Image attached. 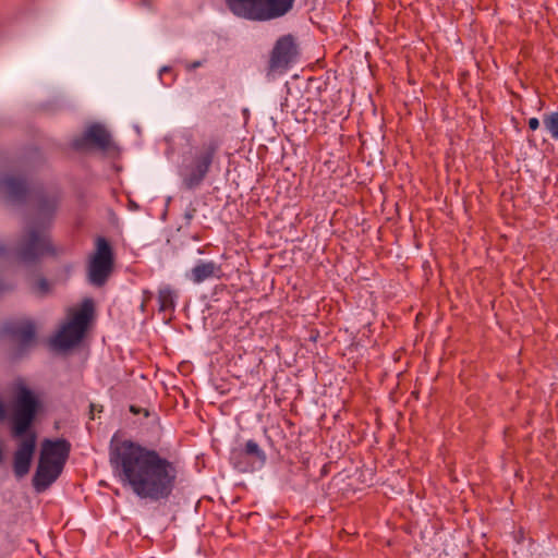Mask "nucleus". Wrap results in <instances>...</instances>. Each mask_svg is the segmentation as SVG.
Instances as JSON below:
<instances>
[{
	"label": "nucleus",
	"instance_id": "obj_1",
	"mask_svg": "<svg viewBox=\"0 0 558 558\" xmlns=\"http://www.w3.org/2000/svg\"><path fill=\"white\" fill-rule=\"evenodd\" d=\"M109 462L122 487L141 500H168L175 489V463L155 449L132 440L112 442Z\"/></svg>",
	"mask_w": 558,
	"mask_h": 558
},
{
	"label": "nucleus",
	"instance_id": "obj_2",
	"mask_svg": "<svg viewBox=\"0 0 558 558\" xmlns=\"http://www.w3.org/2000/svg\"><path fill=\"white\" fill-rule=\"evenodd\" d=\"M37 399L29 389L20 386L16 391L13 412L12 435L22 438L14 453L13 469L16 477L25 476L31 469L33 456L36 449V434L29 430L37 411Z\"/></svg>",
	"mask_w": 558,
	"mask_h": 558
},
{
	"label": "nucleus",
	"instance_id": "obj_4",
	"mask_svg": "<svg viewBox=\"0 0 558 558\" xmlns=\"http://www.w3.org/2000/svg\"><path fill=\"white\" fill-rule=\"evenodd\" d=\"M56 199L44 198L38 205V220L27 226V231L20 246V256L23 262H32L39 256L52 252L50 239L47 233L51 215L56 208Z\"/></svg>",
	"mask_w": 558,
	"mask_h": 558
},
{
	"label": "nucleus",
	"instance_id": "obj_6",
	"mask_svg": "<svg viewBox=\"0 0 558 558\" xmlns=\"http://www.w3.org/2000/svg\"><path fill=\"white\" fill-rule=\"evenodd\" d=\"M94 313L92 299H85L81 307L69 314V319L51 339L54 348L68 350L77 345L84 338Z\"/></svg>",
	"mask_w": 558,
	"mask_h": 558
},
{
	"label": "nucleus",
	"instance_id": "obj_21",
	"mask_svg": "<svg viewBox=\"0 0 558 558\" xmlns=\"http://www.w3.org/2000/svg\"><path fill=\"white\" fill-rule=\"evenodd\" d=\"M4 252V247L3 246H0V254Z\"/></svg>",
	"mask_w": 558,
	"mask_h": 558
},
{
	"label": "nucleus",
	"instance_id": "obj_12",
	"mask_svg": "<svg viewBox=\"0 0 558 558\" xmlns=\"http://www.w3.org/2000/svg\"><path fill=\"white\" fill-rule=\"evenodd\" d=\"M5 331L16 338L22 349H26L35 342L36 327L31 320L8 324Z\"/></svg>",
	"mask_w": 558,
	"mask_h": 558
},
{
	"label": "nucleus",
	"instance_id": "obj_20",
	"mask_svg": "<svg viewBox=\"0 0 558 558\" xmlns=\"http://www.w3.org/2000/svg\"><path fill=\"white\" fill-rule=\"evenodd\" d=\"M238 468H239V470H240V471H242V472H246V471H248V469H247V468H241V466H238Z\"/></svg>",
	"mask_w": 558,
	"mask_h": 558
},
{
	"label": "nucleus",
	"instance_id": "obj_7",
	"mask_svg": "<svg viewBox=\"0 0 558 558\" xmlns=\"http://www.w3.org/2000/svg\"><path fill=\"white\" fill-rule=\"evenodd\" d=\"M233 14L252 21H269L287 14L294 0H226Z\"/></svg>",
	"mask_w": 558,
	"mask_h": 558
},
{
	"label": "nucleus",
	"instance_id": "obj_16",
	"mask_svg": "<svg viewBox=\"0 0 558 558\" xmlns=\"http://www.w3.org/2000/svg\"><path fill=\"white\" fill-rule=\"evenodd\" d=\"M158 301L160 303V308L166 310L168 307L173 306L174 303V293L170 287H165L158 292Z\"/></svg>",
	"mask_w": 558,
	"mask_h": 558
},
{
	"label": "nucleus",
	"instance_id": "obj_17",
	"mask_svg": "<svg viewBox=\"0 0 558 558\" xmlns=\"http://www.w3.org/2000/svg\"><path fill=\"white\" fill-rule=\"evenodd\" d=\"M34 291L40 296L47 294L50 291L48 281L45 278L39 279L34 286Z\"/></svg>",
	"mask_w": 558,
	"mask_h": 558
},
{
	"label": "nucleus",
	"instance_id": "obj_13",
	"mask_svg": "<svg viewBox=\"0 0 558 558\" xmlns=\"http://www.w3.org/2000/svg\"><path fill=\"white\" fill-rule=\"evenodd\" d=\"M1 183L5 189L9 197L13 201L23 199L28 193L27 182L20 175H9Z\"/></svg>",
	"mask_w": 558,
	"mask_h": 558
},
{
	"label": "nucleus",
	"instance_id": "obj_18",
	"mask_svg": "<svg viewBox=\"0 0 558 558\" xmlns=\"http://www.w3.org/2000/svg\"><path fill=\"white\" fill-rule=\"evenodd\" d=\"M527 124H529V128L532 130V131H535L539 128V120L535 117L533 118H530L529 121H527Z\"/></svg>",
	"mask_w": 558,
	"mask_h": 558
},
{
	"label": "nucleus",
	"instance_id": "obj_9",
	"mask_svg": "<svg viewBox=\"0 0 558 558\" xmlns=\"http://www.w3.org/2000/svg\"><path fill=\"white\" fill-rule=\"evenodd\" d=\"M298 56L296 45L291 35L280 37L270 56L269 68L271 71H287Z\"/></svg>",
	"mask_w": 558,
	"mask_h": 558
},
{
	"label": "nucleus",
	"instance_id": "obj_14",
	"mask_svg": "<svg viewBox=\"0 0 558 558\" xmlns=\"http://www.w3.org/2000/svg\"><path fill=\"white\" fill-rule=\"evenodd\" d=\"M244 452L256 458L259 469L265 465L267 456L255 440L248 439L245 442Z\"/></svg>",
	"mask_w": 558,
	"mask_h": 558
},
{
	"label": "nucleus",
	"instance_id": "obj_10",
	"mask_svg": "<svg viewBox=\"0 0 558 558\" xmlns=\"http://www.w3.org/2000/svg\"><path fill=\"white\" fill-rule=\"evenodd\" d=\"M85 142H93L100 149H108L111 145L109 132L100 124L90 125L81 138H75L72 146L75 149H83Z\"/></svg>",
	"mask_w": 558,
	"mask_h": 558
},
{
	"label": "nucleus",
	"instance_id": "obj_5",
	"mask_svg": "<svg viewBox=\"0 0 558 558\" xmlns=\"http://www.w3.org/2000/svg\"><path fill=\"white\" fill-rule=\"evenodd\" d=\"M70 442L65 439H45L33 478L37 492L47 489L61 474L70 453Z\"/></svg>",
	"mask_w": 558,
	"mask_h": 558
},
{
	"label": "nucleus",
	"instance_id": "obj_15",
	"mask_svg": "<svg viewBox=\"0 0 558 558\" xmlns=\"http://www.w3.org/2000/svg\"><path fill=\"white\" fill-rule=\"evenodd\" d=\"M543 124L550 137L558 141V111L544 114Z\"/></svg>",
	"mask_w": 558,
	"mask_h": 558
},
{
	"label": "nucleus",
	"instance_id": "obj_8",
	"mask_svg": "<svg viewBox=\"0 0 558 558\" xmlns=\"http://www.w3.org/2000/svg\"><path fill=\"white\" fill-rule=\"evenodd\" d=\"M113 267V253L109 242L105 238L96 240V251L88 263V279L96 287L106 283Z\"/></svg>",
	"mask_w": 558,
	"mask_h": 558
},
{
	"label": "nucleus",
	"instance_id": "obj_11",
	"mask_svg": "<svg viewBox=\"0 0 558 558\" xmlns=\"http://www.w3.org/2000/svg\"><path fill=\"white\" fill-rule=\"evenodd\" d=\"M222 275L221 266L214 260L199 259L186 274V277L195 284H199L205 280L217 278Z\"/></svg>",
	"mask_w": 558,
	"mask_h": 558
},
{
	"label": "nucleus",
	"instance_id": "obj_3",
	"mask_svg": "<svg viewBox=\"0 0 558 558\" xmlns=\"http://www.w3.org/2000/svg\"><path fill=\"white\" fill-rule=\"evenodd\" d=\"M220 147L221 142L211 137L191 147L185 154L179 175L187 190H194L203 183L213 166L218 161Z\"/></svg>",
	"mask_w": 558,
	"mask_h": 558
},
{
	"label": "nucleus",
	"instance_id": "obj_19",
	"mask_svg": "<svg viewBox=\"0 0 558 558\" xmlns=\"http://www.w3.org/2000/svg\"><path fill=\"white\" fill-rule=\"evenodd\" d=\"M4 416H5V410H4L2 401L0 400V421L3 420Z\"/></svg>",
	"mask_w": 558,
	"mask_h": 558
}]
</instances>
